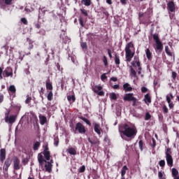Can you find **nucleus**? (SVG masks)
<instances>
[{"mask_svg": "<svg viewBox=\"0 0 179 179\" xmlns=\"http://www.w3.org/2000/svg\"><path fill=\"white\" fill-rule=\"evenodd\" d=\"M43 156L41 154L38 155L39 166L43 170H45L48 173H51L52 171V163H54V161L51 159V154L48 151V147H45L43 150Z\"/></svg>", "mask_w": 179, "mask_h": 179, "instance_id": "f257e3e1", "label": "nucleus"}, {"mask_svg": "<svg viewBox=\"0 0 179 179\" xmlns=\"http://www.w3.org/2000/svg\"><path fill=\"white\" fill-rule=\"evenodd\" d=\"M119 131H121L122 134L127 136V138H135L136 136V134L138 133V130H136V127L135 126H129L127 124H124L123 127H120Z\"/></svg>", "mask_w": 179, "mask_h": 179, "instance_id": "f03ea898", "label": "nucleus"}, {"mask_svg": "<svg viewBox=\"0 0 179 179\" xmlns=\"http://www.w3.org/2000/svg\"><path fill=\"white\" fill-rule=\"evenodd\" d=\"M125 52L126 61H127V62H131L132 58H134V55H135V48H134V44L132 43H129L126 45Z\"/></svg>", "mask_w": 179, "mask_h": 179, "instance_id": "7ed1b4c3", "label": "nucleus"}, {"mask_svg": "<svg viewBox=\"0 0 179 179\" xmlns=\"http://www.w3.org/2000/svg\"><path fill=\"white\" fill-rule=\"evenodd\" d=\"M166 160L168 166L173 167V157H171V149L167 148L166 151Z\"/></svg>", "mask_w": 179, "mask_h": 179, "instance_id": "20e7f679", "label": "nucleus"}, {"mask_svg": "<svg viewBox=\"0 0 179 179\" xmlns=\"http://www.w3.org/2000/svg\"><path fill=\"white\" fill-rule=\"evenodd\" d=\"M10 164H12V159L10 158H7L4 162V164L3 166V169L4 170V175L6 176V177H8V170H9Z\"/></svg>", "mask_w": 179, "mask_h": 179, "instance_id": "39448f33", "label": "nucleus"}, {"mask_svg": "<svg viewBox=\"0 0 179 179\" xmlns=\"http://www.w3.org/2000/svg\"><path fill=\"white\" fill-rule=\"evenodd\" d=\"M153 39L156 43V50L162 51V50H163V44H162V41H160V39H159V35L154 34Z\"/></svg>", "mask_w": 179, "mask_h": 179, "instance_id": "423d86ee", "label": "nucleus"}, {"mask_svg": "<svg viewBox=\"0 0 179 179\" xmlns=\"http://www.w3.org/2000/svg\"><path fill=\"white\" fill-rule=\"evenodd\" d=\"M76 131H77L79 134H86V128L80 122L76 124Z\"/></svg>", "mask_w": 179, "mask_h": 179, "instance_id": "0eeeda50", "label": "nucleus"}, {"mask_svg": "<svg viewBox=\"0 0 179 179\" xmlns=\"http://www.w3.org/2000/svg\"><path fill=\"white\" fill-rule=\"evenodd\" d=\"M103 87L101 85H95L92 87L94 93H97L98 96H104V92L101 91Z\"/></svg>", "mask_w": 179, "mask_h": 179, "instance_id": "6e6552de", "label": "nucleus"}, {"mask_svg": "<svg viewBox=\"0 0 179 179\" xmlns=\"http://www.w3.org/2000/svg\"><path fill=\"white\" fill-rule=\"evenodd\" d=\"M14 170H20V160L17 157H14L13 159Z\"/></svg>", "mask_w": 179, "mask_h": 179, "instance_id": "1a4fd4ad", "label": "nucleus"}, {"mask_svg": "<svg viewBox=\"0 0 179 179\" xmlns=\"http://www.w3.org/2000/svg\"><path fill=\"white\" fill-rule=\"evenodd\" d=\"M167 9L169 12H174L176 10V4L173 1H170L167 3Z\"/></svg>", "mask_w": 179, "mask_h": 179, "instance_id": "9d476101", "label": "nucleus"}, {"mask_svg": "<svg viewBox=\"0 0 179 179\" xmlns=\"http://www.w3.org/2000/svg\"><path fill=\"white\" fill-rule=\"evenodd\" d=\"M124 100L125 101H132L133 100H135V97L134 96V94H126L124 96Z\"/></svg>", "mask_w": 179, "mask_h": 179, "instance_id": "9b49d317", "label": "nucleus"}, {"mask_svg": "<svg viewBox=\"0 0 179 179\" xmlns=\"http://www.w3.org/2000/svg\"><path fill=\"white\" fill-rule=\"evenodd\" d=\"M6 159V150L5 149H1L0 150V162L3 163V160Z\"/></svg>", "mask_w": 179, "mask_h": 179, "instance_id": "f8f14e48", "label": "nucleus"}, {"mask_svg": "<svg viewBox=\"0 0 179 179\" xmlns=\"http://www.w3.org/2000/svg\"><path fill=\"white\" fill-rule=\"evenodd\" d=\"M13 0H2L0 1V8H3L5 5H12Z\"/></svg>", "mask_w": 179, "mask_h": 179, "instance_id": "ddd939ff", "label": "nucleus"}, {"mask_svg": "<svg viewBox=\"0 0 179 179\" xmlns=\"http://www.w3.org/2000/svg\"><path fill=\"white\" fill-rule=\"evenodd\" d=\"M4 73H6V76L9 77V76H13V71L12 70V68L10 67H7L4 70Z\"/></svg>", "mask_w": 179, "mask_h": 179, "instance_id": "4468645a", "label": "nucleus"}, {"mask_svg": "<svg viewBox=\"0 0 179 179\" xmlns=\"http://www.w3.org/2000/svg\"><path fill=\"white\" fill-rule=\"evenodd\" d=\"M94 131L98 135L101 134V127H100V124L94 123Z\"/></svg>", "mask_w": 179, "mask_h": 179, "instance_id": "2eb2a0df", "label": "nucleus"}, {"mask_svg": "<svg viewBox=\"0 0 179 179\" xmlns=\"http://www.w3.org/2000/svg\"><path fill=\"white\" fill-rule=\"evenodd\" d=\"M16 120V116L12 115L9 117H6V122H9V124H13Z\"/></svg>", "mask_w": 179, "mask_h": 179, "instance_id": "dca6fc26", "label": "nucleus"}, {"mask_svg": "<svg viewBox=\"0 0 179 179\" xmlns=\"http://www.w3.org/2000/svg\"><path fill=\"white\" fill-rule=\"evenodd\" d=\"M132 65L133 66H135V65L138 66V75H141V71H142V68L141 67V62H139V61L133 62Z\"/></svg>", "mask_w": 179, "mask_h": 179, "instance_id": "f3484780", "label": "nucleus"}, {"mask_svg": "<svg viewBox=\"0 0 179 179\" xmlns=\"http://www.w3.org/2000/svg\"><path fill=\"white\" fill-rule=\"evenodd\" d=\"M123 89L124 90V92H132V87H131V85H129V84L128 83H125L123 85Z\"/></svg>", "mask_w": 179, "mask_h": 179, "instance_id": "a211bd4d", "label": "nucleus"}, {"mask_svg": "<svg viewBox=\"0 0 179 179\" xmlns=\"http://www.w3.org/2000/svg\"><path fill=\"white\" fill-rule=\"evenodd\" d=\"M39 120L41 125H44L47 122V117L43 115H39Z\"/></svg>", "mask_w": 179, "mask_h": 179, "instance_id": "6ab92c4d", "label": "nucleus"}, {"mask_svg": "<svg viewBox=\"0 0 179 179\" xmlns=\"http://www.w3.org/2000/svg\"><path fill=\"white\" fill-rule=\"evenodd\" d=\"M144 101L146 104H148V103H152V99H150V96H149V94L145 95Z\"/></svg>", "mask_w": 179, "mask_h": 179, "instance_id": "aec40b11", "label": "nucleus"}, {"mask_svg": "<svg viewBox=\"0 0 179 179\" xmlns=\"http://www.w3.org/2000/svg\"><path fill=\"white\" fill-rule=\"evenodd\" d=\"M81 2L85 6H90L92 5V0H82Z\"/></svg>", "mask_w": 179, "mask_h": 179, "instance_id": "412c9836", "label": "nucleus"}, {"mask_svg": "<svg viewBox=\"0 0 179 179\" xmlns=\"http://www.w3.org/2000/svg\"><path fill=\"white\" fill-rule=\"evenodd\" d=\"M127 170H128V167L124 165L122 169V171H121V176L122 177H124L125 174H127Z\"/></svg>", "mask_w": 179, "mask_h": 179, "instance_id": "4be33fe9", "label": "nucleus"}, {"mask_svg": "<svg viewBox=\"0 0 179 179\" xmlns=\"http://www.w3.org/2000/svg\"><path fill=\"white\" fill-rule=\"evenodd\" d=\"M165 52L169 55V57H173V52L170 51V48L169 46H165Z\"/></svg>", "mask_w": 179, "mask_h": 179, "instance_id": "5701e85b", "label": "nucleus"}, {"mask_svg": "<svg viewBox=\"0 0 179 179\" xmlns=\"http://www.w3.org/2000/svg\"><path fill=\"white\" fill-rule=\"evenodd\" d=\"M68 152L69 155H73V156H75L76 155V150H75L74 148H69Z\"/></svg>", "mask_w": 179, "mask_h": 179, "instance_id": "b1692460", "label": "nucleus"}, {"mask_svg": "<svg viewBox=\"0 0 179 179\" xmlns=\"http://www.w3.org/2000/svg\"><path fill=\"white\" fill-rule=\"evenodd\" d=\"M145 54L148 59H151L152 58V53L150 52V50L146 49Z\"/></svg>", "mask_w": 179, "mask_h": 179, "instance_id": "393cba45", "label": "nucleus"}, {"mask_svg": "<svg viewBox=\"0 0 179 179\" xmlns=\"http://www.w3.org/2000/svg\"><path fill=\"white\" fill-rule=\"evenodd\" d=\"M109 97L110 100H117V94L112 92L110 94Z\"/></svg>", "mask_w": 179, "mask_h": 179, "instance_id": "a878e982", "label": "nucleus"}, {"mask_svg": "<svg viewBox=\"0 0 179 179\" xmlns=\"http://www.w3.org/2000/svg\"><path fill=\"white\" fill-rule=\"evenodd\" d=\"M67 100L70 102V103H73L76 100L75 99V96L72 95V96H67Z\"/></svg>", "mask_w": 179, "mask_h": 179, "instance_id": "bb28decb", "label": "nucleus"}, {"mask_svg": "<svg viewBox=\"0 0 179 179\" xmlns=\"http://www.w3.org/2000/svg\"><path fill=\"white\" fill-rule=\"evenodd\" d=\"M54 94H52V91H50L48 96H47V99L49 101H51V100H52V97H53Z\"/></svg>", "mask_w": 179, "mask_h": 179, "instance_id": "cd10ccee", "label": "nucleus"}, {"mask_svg": "<svg viewBox=\"0 0 179 179\" xmlns=\"http://www.w3.org/2000/svg\"><path fill=\"white\" fill-rule=\"evenodd\" d=\"M8 90L11 92V93H16V87L15 85H10L8 88Z\"/></svg>", "mask_w": 179, "mask_h": 179, "instance_id": "c85d7f7f", "label": "nucleus"}, {"mask_svg": "<svg viewBox=\"0 0 179 179\" xmlns=\"http://www.w3.org/2000/svg\"><path fill=\"white\" fill-rule=\"evenodd\" d=\"M38 148H40V142L38 141H36L34 145V150H38Z\"/></svg>", "mask_w": 179, "mask_h": 179, "instance_id": "c756f323", "label": "nucleus"}, {"mask_svg": "<svg viewBox=\"0 0 179 179\" xmlns=\"http://www.w3.org/2000/svg\"><path fill=\"white\" fill-rule=\"evenodd\" d=\"M46 89H48V90H52V84H51V83H48L46 82Z\"/></svg>", "mask_w": 179, "mask_h": 179, "instance_id": "7c9ffc66", "label": "nucleus"}, {"mask_svg": "<svg viewBox=\"0 0 179 179\" xmlns=\"http://www.w3.org/2000/svg\"><path fill=\"white\" fill-rule=\"evenodd\" d=\"M172 176L173 177L178 176V171L176 168L172 169Z\"/></svg>", "mask_w": 179, "mask_h": 179, "instance_id": "2f4dec72", "label": "nucleus"}, {"mask_svg": "<svg viewBox=\"0 0 179 179\" xmlns=\"http://www.w3.org/2000/svg\"><path fill=\"white\" fill-rule=\"evenodd\" d=\"M80 10L81 13L83 15H84V16H87L88 15L87 10H86L83 8H81Z\"/></svg>", "mask_w": 179, "mask_h": 179, "instance_id": "473e14b6", "label": "nucleus"}, {"mask_svg": "<svg viewBox=\"0 0 179 179\" xmlns=\"http://www.w3.org/2000/svg\"><path fill=\"white\" fill-rule=\"evenodd\" d=\"M71 61L75 65H78V60L76 59V57H72Z\"/></svg>", "mask_w": 179, "mask_h": 179, "instance_id": "72a5a7b5", "label": "nucleus"}, {"mask_svg": "<svg viewBox=\"0 0 179 179\" xmlns=\"http://www.w3.org/2000/svg\"><path fill=\"white\" fill-rule=\"evenodd\" d=\"M159 164L160 167H164V166H166V161L161 160V161H159Z\"/></svg>", "mask_w": 179, "mask_h": 179, "instance_id": "f704fd0d", "label": "nucleus"}, {"mask_svg": "<svg viewBox=\"0 0 179 179\" xmlns=\"http://www.w3.org/2000/svg\"><path fill=\"white\" fill-rule=\"evenodd\" d=\"M162 110L164 113H165V114H167V113H169V108H167V106H166V105H163Z\"/></svg>", "mask_w": 179, "mask_h": 179, "instance_id": "c9c22d12", "label": "nucleus"}, {"mask_svg": "<svg viewBox=\"0 0 179 179\" xmlns=\"http://www.w3.org/2000/svg\"><path fill=\"white\" fill-rule=\"evenodd\" d=\"M164 173L162 171H159L158 172V177L160 179H165L164 177L163 176Z\"/></svg>", "mask_w": 179, "mask_h": 179, "instance_id": "e433bc0d", "label": "nucleus"}, {"mask_svg": "<svg viewBox=\"0 0 179 179\" xmlns=\"http://www.w3.org/2000/svg\"><path fill=\"white\" fill-rule=\"evenodd\" d=\"M131 73L132 76H134V78H136V71H135V70L132 68H131Z\"/></svg>", "mask_w": 179, "mask_h": 179, "instance_id": "4c0bfd02", "label": "nucleus"}, {"mask_svg": "<svg viewBox=\"0 0 179 179\" xmlns=\"http://www.w3.org/2000/svg\"><path fill=\"white\" fill-rule=\"evenodd\" d=\"M81 47L83 48V50H87V45L86 44V43H81Z\"/></svg>", "mask_w": 179, "mask_h": 179, "instance_id": "58836bf2", "label": "nucleus"}, {"mask_svg": "<svg viewBox=\"0 0 179 179\" xmlns=\"http://www.w3.org/2000/svg\"><path fill=\"white\" fill-rule=\"evenodd\" d=\"M138 146H139L141 150H143V142L142 141H140L138 142Z\"/></svg>", "mask_w": 179, "mask_h": 179, "instance_id": "ea45409f", "label": "nucleus"}, {"mask_svg": "<svg viewBox=\"0 0 179 179\" xmlns=\"http://www.w3.org/2000/svg\"><path fill=\"white\" fill-rule=\"evenodd\" d=\"M115 62L117 65H120V57L115 55Z\"/></svg>", "mask_w": 179, "mask_h": 179, "instance_id": "a19ab883", "label": "nucleus"}, {"mask_svg": "<svg viewBox=\"0 0 179 179\" xmlns=\"http://www.w3.org/2000/svg\"><path fill=\"white\" fill-rule=\"evenodd\" d=\"M151 117H152V116L149 114V113H147L145 114V121H148V120H150Z\"/></svg>", "mask_w": 179, "mask_h": 179, "instance_id": "79ce46f5", "label": "nucleus"}, {"mask_svg": "<svg viewBox=\"0 0 179 179\" xmlns=\"http://www.w3.org/2000/svg\"><path fill=\"white\" fill-rule=\"evenodd\" d=\"M31 101V97L27 96V99H26V101H25V103H26L27 104H29Z\"/></svg>", "mask_w": 179, "mask_h": 179, "instance_id": "37998d69", "label": "nucleus"}, {"mask_svg": "<svg viewBox=\"0 0 179 179\" xmlns=\"http://www.w3.org/2000/svg\"><path fill=\"white\" fill-rule=\"evenodd\" d=\"M20 20H21L22 23H23V24H27V23H28L27 20L24 17L21 18Z\"/></svg>", "mask_w": 179, "mask_h": 179, "instance_id": "c03bdc74", "label": "nucleus"}, {"mask_svg": "<svg viewBox=\"0 0 179 179\" xmlns=\"http://www.w3.org/2000/svg\"><path fill=\"white\" fill-rule=\"evenodd\" d=\"M79 23L82 27H83V26H85V24H83V19H82V17H79Z\"/></svg>", "mask_w": 179, "mask_h": 179, "instance_id": "a18cd8bd", "label": "nucleus"}, {"mask_svg": "<svg viewBox=\"0 0 179 179\" xmlns=\"http://www.w3.org/2000/svg\"><path fill=\"white\" fill-rule=\"evenodd\" d=\"M103 62L105 66H107L108 61H107V57H106V56L103 57Z\"/></svg>", "mask_w": 179, "mask_h": 179, "instance_id": "49530a36", "label": "nucleus"}, {"mask_svg": "<svg viewBox=\"0 0 179 179\" xmlns=\"http://www.w3.org/2000/svg\"><path fill=\"white\" fill-rule=\"evenodd\" d=\"M83 121H84V122L87 123V125H91L90 121H89V120H87V119L83 117Z\"/></svg>", "mask_w": 179, "mask_h": 179, "instance_id": "de8ad7c7", "label": "nucleus"}, {"mask_svg": "<svg viewBox=\"0 0 179 179\" xmlns=\"http://www.w3.org/2000/svg\"><path fill=\"white\" fill-rule=\"evenodd\" d=\"M101 80H106L107 79V76H106V73H103L101 76Z\"/></svg>", "mask_w": 179, "mask_h": 179, "instance_id": "09e8293b", "label": "nucleus"}, {"mask_svg": "<svg viewBox=\"0 0 179 179\" xmlns=\"http://www.w3.org/2000/svg\"><path fill=\"white\" fill-rule=\"evenodd\" d=\"M141 92L142 93H146V92H148V88H146V87H141Z\"/></svg>", "mask_w": 179, "mask_h": 179, "instance_id": "8fccbe9b", "label": "nucleus"}, {"mask_svg": "<svg viewBox=\"0 0 179 179\" xmlns=\"http://www.w3.org/2000/svg\"><path fill=\"white\" fill-rule=\"evenodd\" d=\"M29 114V117H30L31 120H33L34 118V113L33 112H30Z\"/></svg>", "mask_w": 179, "mask_h": 179, "instance_id": "3c124183", "label": "nucleus"}, {"mask_svg": "<svg viewBox=\"0 0 179 179\" xmlns=\"http://www.w3.org/2000/svg\"><path fill=\"white\" fill-rule=\"evenodd\" d=\"M63 41L66 44V43H69V38L67 36H65V38H63Z\"/></svg>", "mask_w": 179, "mask_h": 179, "instance_id": "603ef678", "label": "nucleus"}, {"mask_svg": "<svg viewBox=\"0 0 179 179\" xmlns=\"http://www.w3.org/2000/svg\"><path fill=\"white\" fill-rule=\"evenodd\" d=\"M166 101L169 103H171V98L169 95H166Z\"/></svg>", "mask_w": 179, "mask_h": 179, "instance_id": "864d4df0", "label": "nucleus"}, {"mask_svg": "<svg viewBox=\"0 0 179 179\" xmlns=\"http://www.w3.org/2000/svg\"><path fill=\"white\" fill-rule=\"evenodd\" d=\"M54 141H55L54 145L55 146H57L58 143H59V141L58 140V138H55Z\"/></svg>", "mask_w": 179, "mask_h": 179, "instance_id": "5fc2aeb1", "label": "nucleus"}, {"mask_svg": "<svg viewBox=\"0 0 179 179\" xmlns=\"http://www.w3.org/2000/svg\"><path fill=\"white\" fill-rule=\"evenodd\" d=\"M172 78L173 79L176 80V78H177V73L176 72H172Z\"/></svg>", "mask_w": 179, "mask_h": 179, "instance_id": "6e6d98bb", "label": "nucleus"}, {"mask_svg": "<svg viewBox=\"0 0 179 179\" xmlns=\"http://www.w3.org/2000/svg\"><path fill=\"white\" fill-rule=\"evenodd\" d=\"M85 170H86V167L85 166H82L81 167H80V173H83V172H85Z\"/></svg>", "mask_w": 179, "mask_h": 179, "instance_id": "4d7b16f0", "label": "nucleus"}, {"mask_svg": "<svg viewBox=\"0 0 179 179\" xmlns=\"http://www.w3.org/2000/svg\"><path fill=\"white\" fill-rule=\"evenodd\" d=\"M88 142H90V143H91V145H96V142L92 141L90 138H88Z\"/></svg>", "mask_w": 179, "mask_h": 179, "instance_id": "13d9d810", "label": "nucleus"}, {"mask_svg": "<svg viewBox=\"0 0 179 179\" xmlns=\"http://www.w3.org/2000/svg\"><path fill=\"white\" fill-rule=\"evenodd\" d=\"M110 80H112L113 82H117V78H115V77H112V78H110Z\"/></svg>", "mask_w": 179, "mask_h": 179, "instance_id": "bf43d9fd", "label": "nucleus"}, {"mask_svg": "<svg viewBox=\"0 0 179 179\" xmlns=\"http://www.w3.org/2000/svg\"><path fill=\"white\" fill-rule=\"evenodd\" d=\"M169 108H173V107H174V104L171 102L169 103Z\"/></svg>", "mask_w": 179, "mask_h": 179, "instance_id": "052dcab7", "label": "nucleus"}, {"mask_svg": "<svg viewBox=\"0 0 179 179\" xmlns=\"http://www.w3.org/2000/svg\"><path fill=\"white\" fill-rule=\"evenodd\" d=\"M2 72H3V70H2V69L0 67V79H3V77H2Z\"/></svg>", "mask_w": 179, "mask_h": 179, "instance_id": "680f3d73", "label": "nucleus"}, {"mask_svg": "<svg viewBox=\"0 0 179 179\" xmlns=\"http://www.w3.org/2000/svg\"><path fill=\"white\" fill-rule=\"evenodd\" d=\"M3 101V95L0 94V103H2Z\"/></svg>", "mask_w": 179, "mask_h": 179, "instance_id": "e2e57ef3", "label": "nucleus"}, {"mask_svg": "<svg viewBox=\"0 0 179 179\" xmlns=\"http://www.w3.org/2000/svg\"><path fill=\"white\" fill-rule=\"evenodd\" d=\"M120 2L122 5H125V3H127V0H120Z\"/></svg>", "mask_w": 179, "mask_h": 179, "instance_id": "0e129e2a", "label": "nucleus"}, {"mask_svg": "<svg viewBox=\"0 0 179 179\" xmlns=\"http://www.w3.org/2000/svg\"><path fill=\"white\" fill-rule=\"evenodd\" d=\"M131 101H133V106H135L136 104V98H134V99Z\"/></svg>", "mask_w": 179, "mask_h": 179, "instance_id": "69168bd1", "label": "nucleus"}, {"mask_svg": "<svg viewBox=\"0 0 179 179\" xmlns=\"http://www.w3.org/2000/svg\"><path fill=\"white\" fill-rule=\"evenodd\" d=\"M118 87H120V85H113V89H118Z\"/></svg>", "mask_w": 179, "mask_h": 179, "instance_id": "338daca9", "label": "nucleus"}, {"mask_svg": "<svg viewBox=\"0 0 179 179\" xmlns=\"http://www.w3.org/2000/svg\"><path fill=\"white\" fill-rule=\"evenodd\" d=\"M173 179H179V176H178H178H173Z\"/></svg>", "mask_w": 179, "mask_h": 179, "instance_id": "774afa93", "label": "nucleus"}]
</instances>
